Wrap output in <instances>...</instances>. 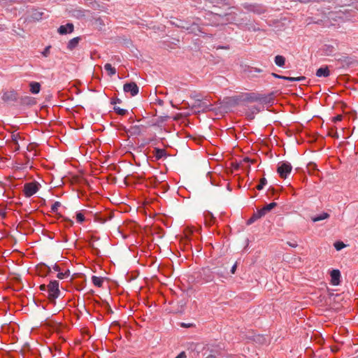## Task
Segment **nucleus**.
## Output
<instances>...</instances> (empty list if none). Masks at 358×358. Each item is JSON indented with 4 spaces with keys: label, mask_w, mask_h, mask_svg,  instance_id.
I'll return each instance as SVG.
<instances>
[{
    "label": "nucleus",
    "mask_w": 358,
    "mask_h": 358,
    "mask_svg": "<svg viewBox=\"0 0 358 358\" xmlns=\"http://www.w3.org/2000/svg\"><path fill=\"white\" fill-rule=\"evenodd\" d=\"M277 206L275 202H271L266 206H264L261 209L257 210L253 213L252 217L247 220V224L250 225L254 223L257 220L264 217L267 213L271 211L273 208H274Z\"/></svg>",
    "instance_id": "obj_1"
},
{
    "label": "nucleus",
    "mask_w": 358,
    "mask_h": 358,
    "mask_svg": "<svg viewBox=\"0 0 358 358\" xmlns=\"http://www.w3.org/2000/svg\"><path fill=\"white\" fill-rule=\"evenodd\" d=\"M48 296L51 301H55L59 296V282L57 280H51L48 285Z\"/></svg>",
    "instance_id": "obj_2"
},
{
    "label": "nucleus",
    "mask_w": 358,
    "mask_h": 358,
    "mask_svg": "<svg viewBox=\"0 0 358 358\" xmlns=\"http://www.w3.org/2000/svg\"><path fill=\"white\" fill-rule=\"evenodd\" d=\"M41 185L36 182L26 183L24 186V194L25 197H31L34 195L40 189Z\"/></svg>",
    "instance_id": "obj_3"
},
{
    "label": "nucleus",
    "mask_w": 358,
    "mask_h": 358,
    "mask_svg": "<svg viewBox=\"0 0 358 358\" xmlns=\"http://www.w3.org/2000/svg\"><path fill=\"white\" fill-rule=\"evenodd\" d=\"M292 169V166L289 162H282L278 164L277 172L282 178H287Z\"/></svg>",
    "instance_id": "obj_4"
},
{
    "label": "nucleus",
    "mask_w": 358,
    "mask_h": 358,
    "mask_svg": "<svg viewBox=\"0 0 358 358\" xmlns=\"http://www.w3.org/2000/svg\"><path fill=\"white\" fill-rule=\"evenodd\" d=\"M210 13L211 18L216 21L213 23L214 25L225 24L229 20V18L227 17L229 14L221 15L215 12H210Z\"/></svg>",
    "instance_id": "obj_5"
},
{
    "label": "nucleus",
    "mask_w": 358,
    "mask_h": 358,
    "mask_svg": "<svg viewBox=\"0 0 358 358\" xmlns=\"http://www.w3.org/2000/svg\"><path fill=\"white\" fill-rule=\"evenodd\" d=\"M1 99L6 103L15 102L17 99V93L15 90L5 91Z\"/></svg>",
    "instance_id": "obj_6"
},
{
    "label": "nucleus",
    "mask_w": 358,
    "mask_h": 358,
    "mask_svg": "<svg viewBox=\"0 0 358 358\" xmlns=\"http://www.w3.org/2000/svg\"><path fill=\"white\" fill-rule=\"evenodd\" d=\"M123 90L126 93H130L132 96L138 94L139 88L135 83H126L123 86Z\"/></svg>",
    "instance_id": "obj_7"
},
{
    "label": "nucleus",
    "mask_w": 358,
    "mask_h": 358,
    "mask_svg": "<svg viewBox=\"0 0 358 358\" xmlns=\"http://www.w3.org/2000/svg\"><path fill=\"white\" fill-rule=\"evenodd\" d=\"M205 2H208L209 3H211L213 7H223L227 8L229 10H231V8H229V3L226 1V0H204Z\"/></svg>",
    "instance_id": "obj_8"
},
{
    "label": "nucleus",
    "mask_w": 358,
    "mask_h": 358,
    "mask_svg": "<svg viewBox=\"0 0 358 358\" xmlns=\"http://www.w3.org/2000/svg\"><path fill=\"white\" fill-rule=\"evenodd\" d=\"M74 26L72 23H67L64 25H61L58 28V32L59 34L62 35L71 34L73 31Z\"/></svg>",
    "instance_id": "obj_9"
},
{
    "label": "nucleus",
    "mask_w": 358,
    "mask_h": 358,
    "mask_svg": "<svg viewBox=\"0 0 358 358\" xmlns=\"http://www.w3.org/2000/svg\"><path fill=\"white\" fill-rule=\"evenodd\" d=\"M244 7L248 10L257 14L262 13L265 10V8L263 6L256 4H245Z\"/></svg>",
    "instance_id": "obj_10"
},
{
    "label": "nucleus",
    "mask_w": 358,
    "mask_h": 358,
    "mask_svg": "<svg viewBox=\"0 0 358 358\" xmlns=\"http://www.w3.org/2000/svg\"><path fill=\"white\" fill-rule=\"evenodd\" d=\"M331 282L333 285H338L340 284L341 272L338 269H334L331 272Z\"/></svg>",
    "instance_id": "obj_11"
},
{
    "label": "nucleus",
    "mask_w": 358,
    "mask_h": 358,
    "mask_svg": "<svg viewBox=\"0 0 358 358\" xmlns=\"http://www.w3.org/2000/svg\"><path fill=\"white\" fill-rule=\"evenodd\" d=\"M181 27L185 29L188 33H192L195 35H199L200 33H202L199 26L196 23H192L190 26H181Z\"/></svg>",
    "instance_id": "obj_12"
},
{
    "label": "nucleus",
    "mask_w": 358,
    "mask_h": 358,
    "mask_svg": "<svg viewBox=\"0 0 358 358\" xmlns=\"http://www.w3.org/2000/svg\"><path fill=\"white\" fill-rule=\"evenodd\" d=\"M316 76L321 78H327L329 76L330 71L329 70V68L327 66H322L318 69L315 73Z\"/></svg>",
    "instance_id": "obj_13"
},
{
    "label": "nucleus",
    "mask_w": 358,
    "mask_h": 358,
    "mask_svg": "<svg viewBox=\"0 0 358 358\" xmlns=\"http://www.w3.org/2000/svg\"><path fill=\"white\" fill-rule=\"evenodd\" d=\"M155 157L159 160L166 157V152L164 149L156 148H155Z\"/></svg>",
    "instance_id": "obj_14"
},
{
    "label": "nucleus",
    "mask_w": 358,
    "mask_h": 358,
    "mask_svg": "<svg viewBox=\"0 0 358 358\" xmlns=\"http://www.w3.org/2000/svg\"><path fill=\"white\" fill-rule=\"evenodd\" d=\"M30 86V92L32 94H38L40 92L41 90V85L39 83L37 82H31L29 84Z\"/></svg>",
    "instance_id": "obj_15"
},
{
    "label": "nucleus",
    "mask_w": 358,
    "mask_h": 358,
    "mask_svg": "<svg viewBox=\"0 0 358 358\" xmlns=\"http://www.w3.org/2000/svg\"><path fill=\"white\" fill-rule=\"evenodd\" d=\"M79 41H80L79 37H75V38L71 39L67 44V48L70 50H73L78 45Z\"/></svg>",
    "instance_id": "obj_16"
},
{
    "label": "nucleus",
    "mask_w": 358,
    "mask_h": 358,
    "mask_svg": "<svg viewBox=\"0 0 358 358\" xmlns=\"http://www.w3.org/2000/svg\"><path fill=\"white\" fill-rule=\"evenodd\" d=\"M329 217V214L325 212H323L322 213L317 215L316 216H314L311 218L312 221L313 222H319L325 219H327Z\"/></svg>",
    "instance_id": "obj_17"
},
{
    "label": "nucleus",
    "mask_w": 358,
    "mask_h": 358,
    "mask_svg": "<svg viewBox=\"0 0 358 358\" xmlns=\"http://www.w3.org/2000/svg\"><path fill=\"white\" fill-rule=\"evenodd\" d=\"M258 100L259 101V102L261 103H264V104H266V105H270V104L273 103V97H272L271 94L260 97L258 99Z\"/></svg>",
    "instance_id": "obj_18"
},
{
    "label": "nucleus",
    "mask_w": 358,
    "mask_h": 358,
    "mask_svg": "<svg viewBox=\"0 0 358 358\" xmlns=\"http://www.w3.org/2000/svg\"><path fill=\"white\" fill-rule=\"evenodd\" d=\"M92 282L94 286H96L97 287H102V285L103 282V279L101 277L93 275L92 277Z\"/></svg>",
    "instance_id": "obj_19"
},
{
    "label": "nucleus",
    "mask_w": 358,
    "mask_h": 358,
    "mask_svg": "<svg viewBox=\"0 0 358 358\" xmlns=\"http://www.w3.org/2000/svg\"><path fill=\"white\" fill-rule=\"evenodd\" d=\"M104 69L107 72L108 75L110 76H113L116 73V69L112 66L110 64H106L104 65Z\"/></svg>",
    "instance_id": "obj_20"
},
{
    "label": "nucleus",
    "mask_w": 358,
    "mask_h": 358,
    "mask_svg": "<svg viewBox=\"0 0 358 358\" xmlns=\"http://www.w3.org/2000/svg\"><path fill=\"white\" fill-rule=\"evenodd\" d=\"M274 62L275 65L282 67L285 65V58L282 55H277L275 57Z\"/></svg>",
    "instance_id": "obj_21"
},
{
    "label": "nucleus",
    "mask_w": 358,
    "mask_h": 358,
    "mask_svg": "<svg viewBox=\"0 0 358 358\" xmlns=\"http://www.w3.org/2000/svg\"><path fill=\"white\" fill-rule=\"evenodd\" d=\"M281 79L282 80H288V81H291V82H293V81H301V80H303L306 79V78L304 76H299V77H287V76H281Z\"/></svg>",
    "instance_id": "obj_22"
},
{
    "label": "nucleus",
    "mask_w": 358,
    "mask_h": 358,
    "mask_svg": "<svg viewBox=\"0 0 358 358\" xmlns=\"http://www.w3.org/2000/svg\"><path fill=\"white\" fill-rule=\"evenodd\" d=\"M12 141L15 144V149H19L18 141L20 139V136L17 133H13L11 135Z\"/></svg>",
    "instance_id": "obj_23"
},
{
    "label": "nucleus",
    "mask_w": 358,
    "mask_h": 358,
    "mask_svg": "<svg viewBox=\"0 0 358 358\" xmlns=\"http://www.w3.org/2000/svg\"><path fill=\"white\" fill-rule=\"evenodd\" d=\"M207 351H210V354L205 358H216L217 351L215 350H210V347L207 345L205 348Z\"/></svg>",
    "instance_id": "obj_24"
},
{
    "label": "nucleus",
    "mask_w": 358,
    "mask_h": 358,
    "mask_svg": "<svg viewBox=\"0 0 358 358\" xmlns=\"http://www.w3.org/2000/svg\"><path fill=\"white\" fill-rule=\"evenodd\" d=\"M198 106L199 107V108H201V110H202L203 111H206V110H212V105H207V104H205L204 103H199Z\"/></svg>",
    "instance_id": "obj_25"
},
{
    "label": "nucleus",
    "mask_w": 358,
    "mask_h": 358,
    "mask_svg": "<svg viewBox=\"0 0 358 358\" xmlns=\"http://www.w3.org/2000/svg\"><path fill=\"white\" fill-rule=\"evenodd\" d=\"M69 276V271L67 270L65 272H61L60 271L58 272L57 275V277L59 278V279H64L67 277Z\"/></svg>",
    "instance_id": "obj_26"
},
{
    "label": "nucleus",
    "mask_w": 358,
    "mask_h": 358,
    "mask_svg": "<svg viewBox=\"0 0 358 358\" xmlns=\"http://www.w3.org/2000/svg\"><path fill=\"white\" fill-rule=\"evenodd\" d=\"M76 216V220L79 223L83 222L85 220L84 214L81 212H77Z\"/></svg>",
    "instance_id": "obj_27"
},
{
    "label": "nucleus",
    "mask_w": 358,
    "mask_h": 358,
    "mask_svg": "<svg viewBox=\"0 0 358 358\" xmlns=\"http://www.w3.org/2000/svg\"><path fill=\"white\" fill-rule=\"evenodd\" d=\"M334 246L336 250L339 251L344 248L345 245L342 241H336L334 243Z\"/></svg>",
    "instance_id": "obj_28"
},
{
    "label": "nucleus",
    "mask_w": 358,
    "mask_h": 358,
    "mask_svg": "<svg viewBox=\"0 0 358 358\" xmlns=\"http://www.w3.org/2000/svg\"><path fill=\"white\" fill-rule=\"evenodd\" d=\"M250 110L251 111L252 115H248L250 119L254 117V114H256L259 112L260 109L257 106H252L250 108Z\"/></svg>",
    "instance_id": "obj_29"
},
{
    "label": "nucleus",
    "mask_w": 358,
    "mask_h": 358,
    "mask_svg": "<svg viewBox=\"0 0 358 358\" xmlns=\"http://www.w3.org/2000/svg\"><path fill=\"white\" fill-rule=\"evenodd\" d=\"M114 110L120 115H124L128 112L127 109L120 108V107H115Z\"/></svg>",
    "instance_id": "obj_30"
},
{
    "label": "nucleus",
    "mask_w": 358,
    "mask_h": 358,
    "mask_svg": "<svg viewBox=\"0 0 358 358\" xmlns=\"http://www.w3.org/2000/svg\"><path fill=\"white\" fill-rule=\"evenodd\" d=\"M267 180L265 178H263L260 180L259 184L257 186V189L258 190H261L264 188V187L266 185Z\"/></svg>",
    "instance_id": "obj_31"
},
{
    "label": "nucleus",
    "mask_w": 358,
    "mask_h": 358,
    "mask_svg": "<svg viewBox=\"0 0 358 358\" xmlns=\"http://www.w3.org/2000/svg\"><path fill=\"white\" fill-rule=\"evenodd\" d=\"M61 203L59 201L54 202L51 206V211L53 213H57L58 208L60 207Z\"/></svg>",
    "instance_id": "obj_32"
},
{
    "label": "nucleus",
    "mask_w": 358,
    "mask_h": 358,
    "mask_svg": "<svg viewBox=\"0 0 358 358\" xmlns=\"http://www.w3.org/2000/svg\"><path fill=\"white\" fill-rule=\"evenodd\" d=\"M130 130L134 134H139L141 133V127L138 125L132 126Z\"/></svg>",
    "instance_id": "obj_33"
},
{
    "label": "nucleus",
    "mask_w": 358,
    "mask_h": 358,
    "mask_svg": "<svg viewBox=\"0 0 358 358\" xmlns=\"http://www.w3.org/2000/svg\"><path fill=\"white\" fill-rule=\"evenodd\" d=\"M50 45L45 47V48L42 52V55H43V57H47L49 55V54H50Z\"/></svg>",
    "instance_id": "obj_34"
},
{
    "label": "nucleus",
    "mask_w": 358,
    "mask_h": 358,
    "mask_svg": "<svg viewBox=\"0 0 358 358\" xmlns=\"http://www.w3.org/2000/svg\"><path fill=\"white\" fill-rule=\"evenodd\" d=\"M341 120H342V115H338L333 117V122H334L341 121Z\"/></svg>",
    "instance_id": "obj_35"
},
{
    "label": "nucleus",
    "mask_w": 358,
    "mask_h": 358,
    "mask_svg": "<svg viewBox=\"0 0 358 358\" xmlns=\"http://www.w3.org/2000/svg\"><path fill=\"white\" fill-rule=\"evenodd\" d=\"M52 269L54 271L57 272V273L60 271V268H59V266L57 264L52 265Z\"/></svg>",
    "instance_id": "obj_36"
},
{
    "label": "nucleus",
    "mask_w": 358,
    "mask_h": 358,
    "mask_svg": "<svg viewBox=\"0 0 358 358\" xmlns=\"http://www.w3.org/2000/svg\"><path fill=\"white\" fill-rule=\"evenodd\" d=\"M186 354L185 352H181L175 358H186Z\"/></svg>",
    "instance_id": "obj_37"
},
{
    "label": "nucleus",
    "mask_w": 358,
    "mask_h": 358,
    "mask_svg": "<svg viewBox=\"0 0 358 358\" xmlns=\"http://www.w3.org/2000/svg\"><path fill=\"white\" fill-rule=\"evenodd\" d=\"M40 289L43 292H48V285H41L40 286Z\"/></svg>",
    "instance_id": "obj_38"
},
{
    "label": "nucleus",
    "mask_w": 358,
    "mask_h": 358,
    "mask_svg": "<svg viewBox=\"0 0 358 358\" xmlns=\"http://www.w3.org/2000/svg\"><path fill=\"white\" fill-rule=\"evenodd\" d=\"M236 264H234L232 266L231 268V273H235V271H236Z\"/></svg>",
    "instance_id": "obj_39"
},
{
    "label": "nucleus",
    "mask_w": 358,
    "mask_h": 358,
    "mask_svg": "<svg viewBox=\"0 0 358 358\" xmlns=\"http://www.w3.org/2000/svg\"><path fill=\"white\" fill-rule=\"evenodd\" d=\"M272 76L275 78H278V79H281V76L280 75H278L277 73H272Z\"/></svg>",
    "instance_id": "obj_40"
},
{
    "label": "nucleus",
    "mask_w": 358,
    "mask_h": 358,
    "mask_svg": "<svg viewBox=\"0 0 358 358\" xmlns=\"http://www.w3.org/2000/svg\"><path fill=\"white\" fill-rule=\"evenodd\" d=\"M231 13H233V12L230 11V12H228V13H224V14H229V15L227 17H229V20L227 22H229L230 20H233V18H230Z\"/></svg>",
    "instance_id": "obj_41"
},
{
    "label": "nucleus",
    "mask_w": 358,
    "mask_h": 358,
    "mask_svg": "<svg viewBox=\"0 0 358 358\" xmlns=\"http://www.w3.org/2000/svg\"><path fill=\"white\" fill-rule=\"evenodd\" d=\"M181 326L184 327H191V324H190L182 323Z\"/></svg>",
    "instance_id": "obj_42"
},
{
    "label": "nucleus",
    "mask_w": 358,
    "mask_h": 358,
    "mask_svg": "<svg viewBox=\"0 0 358 358\" xmlns=\"http://www.w3.org/2000/svg\"><path fill=\"white\" fill-rule=\"evenodd\" d=\"M246 96H247V97H246L247 99H248V100H253V99L252 98L250 94H247Z\"/></svg>",
    "instance_id": "obj_43"
},
{
    "label": "nucleus",
    "mask_w": 358,
    "mask_h": 358,
    "mask_svg": "<svg viewBox=\"0 0 358 358\" xmlns=\"http://www.w3.org/2000/svg\"><path fill=\"white\" fill-rule=\"evenodd\" d=\"M217 48V49H228V48H229V47H227V46H226V47H224V46H218Z\"/></svg>",
    "instance_id": "obj_44"
},
{
    "label": "nucleus",
    "mask_w": 358,
    "mask_h": 358,
    "mask_svg": "<svg viewBox=\"0 0 358 358\" xmlns=\"http://www.w3.org/2000/svg\"><path fill=\"white\" fill-rule=\"evenodd\" d=\"M262 71L261 69H257V68L255 69V72L260 73Z\"/></svg>",
    "instance_id": "obj_45"
},
{
    "label": "nucleus",
    "mask_w": 358,
    "mask_h": 358,
    "mask_svg": "<svg viewBox=\"0 0 358 358\" xmlns=\"http://www.w3.org/2000/svg\"><path fill=\"white\" fill-rule=\"evenodd\" d=\"M301 3H307L309 1V0H299Z\"/></svg>",
    "instance_id": "obj_46"
},
{
    "label": "nucleus",
    "mask_w": 358,
    "mask_h": 358,
    "mask_svg": "<svg viewBox=\"0 0 358 358\" xmlns=\"http://www.w3.org/2000/svg\"><path fill=\"white\" fill-rule=\"evenodd\" d=\"M289 245H290L291 247L295 248V247H296V245H296V244H292V243H289Z\"/></svg>",
    "instance_id": "obj_47"
},
{
    "label": "nucleus",
    "mask_w": 358,
    "mask_h": 358,
    "mask_svg": "<svg viewBox=\"0 0 358 358\" xmlns=\"http://www.w3.org/2000/svg\"><path fill=\"white\" fill-rule=\"evenodd\" d=\"M3 28L2 27V26L0 24V31H3Z\"/></svg>",
    "instance_id": "obj_48"
},
{
    "label": "nucleus",
    "mask_w": 358,
    "mask_h": 358,
    "mask_svg": "<svg viewBox=\"0 0 358 358\" xmlns=\"http://www.w3.org/2000/svg\"><path fill=\"white\" fill-rule=\"evenodd\" d=\"M356 9L358 10V3L356 5Z\"/></svg>",
    "instance_id": "obj_49"
},
{
    "label": "nucleus",
    "mask_w": 358,
    "mask_h": 358,
    "mask_svg": "<svg viewBox=\"0 0 358 358\" xmlns=\"http://www.w3.org/2000/svg\"><path fill=\"white\" fill-rule=\"evenodd\" d=\"M48 270L50 271H51V267L48 266Z\"/></svg>",
    "instance_id": "obj_50"
}]
</instances>
